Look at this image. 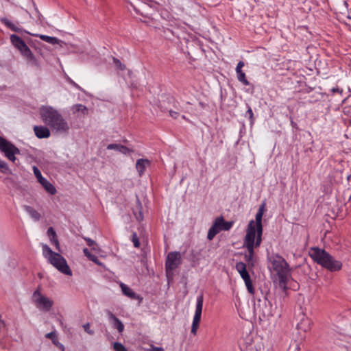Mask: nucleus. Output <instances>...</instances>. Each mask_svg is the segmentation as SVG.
<instances>
[{
	"label": "nucleus",
	"instance_id": "f257e3e1",
	"mask_svg": "<svg viewBox=\"0 0 351 351\" xmlns=\"http://www.w3.org/2000/svg\"><path fill=\"white\" fill-rule=\"evenodd\" d=\"M39 113L44 123L59 132H66L69 127L61 114L51 106H43Z\"/></svg>",
	"mask_w": 351,
	"mask_h": 351
},
{
	"label": "nucleus",
	"instance_id": "f03ea898",
	"mask_svg": "<svg viewBox=\"0 0 351 351\" xmlns=\"http://www.w3.org/2000/svg\"><path fill=\"white\" fill-rule=\"evenodd\" d=\"M270 269H272L278 276V286L282 291L287 289V281L290 276V268L285 258L278 254L271 256L269 258Z\"/></svg>",
	"mask_w": 351,
	"mask_h": 351
},
{
	"label": "nucleus",
	"instance_id": "7ed1b4c3",
	"mask_svg": "<svg viewBox=\"0 0 351 351\" xmlns=\"http://www.w3.org/2000/svg\"><path fill=\"white\" fill-rule=\"evenodd\" d=\"M309 255L314 261L330 271H339L342 267V263L335 259L324 250L313 247L310 250Z\"/></svg>",
	"mask_w": 351,
	"mask_h": 351
},
{
	"label": "nucleus",
	"instance_id": "20e7f679",
	"mask_svg": "<svg viewBox=\"0 0 351 351\" xmlns=\"http://www.w3.org/2000/svg\"><path fill=\"white\" fill-rule=\"evenodd\" d=\"M43 254L48 262L56 267L60 272L71 276L72 272L69 265H67L66 259L60 254L54 252L46 244L42 245Z\"/></svg>",
	"mask_w": 351,
	"mask_h": 351
},
{
	"label": "nucleus",
	"instance_id": "39448f33",
	"mask_svg": "<svg viewBox=\"0 0 351 351\" xmlns=\"http://www.w3.org/2000/svg\"><path fill=\"white\" fill-rule=\"evenodd\" d=\"M11 43L16 47L24 56L27 60L33 65H38V62L31 51L30 49L26 45L25 41L19 36L12 34L10 36Z\"/></svg>",
	"mask_w": 351,
	"mask_h": 351
},
{
	"label": "nucleus",
	"instance_id": "423d86ee",
	"mask_svg": "<svg viewBox=\"0 0 351 351\" xmlns=\"http://www.w3.org/2000/svg\"><path fill=\"white\" fill-rule=\"evenodd\" d=\"M265 204H261L258 210L256 215V220L250 221L247 230L246 234H247L250 228L251 227L253 230L254 237L257 238V244L262 241V233H263V226H262V218L265 212Z\"/></svg>",
	"mask_w": 351,
	"mask_h": 351
},
{
	"label": "nucleus",
	"instance_id": "0eeeda50",
	"mask_svg": "<svg viewBox=\"0 0 351 351\" xmlns=\"http://www.w3.org/2000/svg\"><path fill=\"white\" fill-rule=\"evenodd\" d=\"M261 243L257 244V238L254 237L253 230L250 228L247 234H245L243 241V246L247 248V253L245 255V260L253 265L254 250L260 246Z\"/></svg>",
	"mask_w": 351,
	"mask_h": 351
},
{
	"label": "nucleus",
	"instance_id": "6e6552de",
	"mask_svg": "<svg viewBox=\"0 0 351 351\" xmlns=\"http://www.w3.org/2000/svg\"><path fill=\"white\" fill-rule=\"evenodd\" d=\"M233 225L232 221H226L222 217L215 219L213 226L208 230L207 238L212 240L221 230H229Z\"/></svg>",
	"mask_w": 351,
	"mask_h": 351
},
{
	"label": "nucleus",
	"instance_id": "1a4fd4ad",
	"mask_svg": "<svg viewBox=\"0 0 351 351\" xmlns=\"http://www.w3.org/2000/svg\"><path fill=\"white\" fill-rule=\"evenodd\" d=\"M0 151L13 162L16 160L15 155L20 154V150L14 145L1 136H0Z\"/></svg>",
	"mask_w": 351,
	"mask_h": 351
},
{
	"label": "nucleus",
	"instance_id": "9d476101",
	"mask_svg": "<svg viewBox=\"0 0 351 351\" xmlns=\"http://www.w3.org/2000/svg\"><path fill=\"white\" fill-rule=\"evenodd\" d=\"M32 301L38 308L45 312L49 311L53 304V302L47 296L43 295L39 289H36L34 292Z\"/></svg>",
	"mask_w": 351,
	"mask_h": 351
},
{
	"label": "nucleus",
	"instance_id": "9b49d317",
	"mask_svg": "<svg viewBox=\"0 0 351 351\" xmlns=\"http://www.w3.org/2000/svg\"><path fill=\"white\" fill-rule=\"evenodd\" d=\"M203 308V295H199L197 298V303L195 312L193 319L191 332L194 336L197 335V329L199 328V322L201 321L202 311Z\"/></svg>",
	"mask_w": 351,
	"mask_h": 351
},
{
	"label": "nucleus",
	"instance_id": "f8f14e48",
	"mask_svg": "<svg viewBox=\"0 0 351 351\" xmlns=\"http://www.w3.org/2000/svg\"><path fill=\"white\" fill-rule=\"evenodd\" d=\"M180 263L181 254L180 252H173L169 253L165 263L167 273L168 274L169 272L177 268Z\"/></svg>",
	"mask_w": 351,
	"mask_h": 351
},
{
	"label": "nucleus",
	"instance_id": "ddd939ff",
	"mask_svg": "<svg viewBox=\"0 0 351 351\" xmlns=\"http://www.w3.org/2000/svg\"><path fill=\"white\" fill-rule=\"evenodd\" d=\"M33 171L38 182L43 186L46 191L51 195H54L56 193V188L42 176L40 171L36 166L33 167Z\"/></svg>",
	"mask_w": 351,
	"mask_h": 351
},
{
	"label": "nucleus",
	"instance_id": "4468645a",
	"mask_svg": "<svg viewBox=\"0 0 351 351\" xmlns=\"http://www.w3.org/2000/svg\"><path fill=\"white\" fill-rule=\"evenodd\" d=\"M106 314L112 327L117 329L119 333H122L124 330V325L122 322L110 311H106Z\"/></svg>",
	"mask_w": 351,
	"mask_h": 351
},
{
	"label": "nucleus",
	"instance_id": "2eb2a0df",
	"mask_svg": "<svg viewBox=\"0 0 351 351\" xmlns=\"http://www.w3.org/2000/svg\"><path fill=\"white\" fill-rule=\"evenodd\" d=\"M244 65L245 64L243 61H239L236 67V73L238 80L241 82L243 85L247 86L249 85V82L246 78L245 73L242 71V68L244 66Z\"/></svg>",
	"mask_w": 351,
	"mask_h": 351
},
{
	"label": "nucleus",
	"instance_id": "dca6fc26",
	"mask_svg": "<svg viewBox=\"0 0 351 351\" xmlns=\"http://www.w3.org/2000/svg\"><path fill=\"white\" fill-rule=\"evenodd\" d=\"M112 62L114 68L119 73L127 72L129 76L131 75L132 71L130 69H128L125 64L121 62L120 60L112 57Z\"/></svg>",
	"mask_w": 351,
	"mask_h": 351
},
{
	"label": "nucleus",
	"instance_id": "f3484780",
	"mask_svg": "<svg viewBox=\"0 0 351 351\" xmlns=\"http://www.w3.org/2000/svg\"><path fill=\"white\" fill-rule=\"evenodd\" d=\"M35 135L39 138H48L50 136L49 130L45 126H34Z\"/></svg>",
	"mask_w": 351,
	"mask_h": 351
},
{
	"label": "nucleus",
	"instance_id": "a211bd4d",
	"mask_svg": "<svg viewBox=\"0 0 351 351\" xmlns=\"http://www.w3.org/2000/svg\"><path fill=\"white\" fill-rule=\"evenodd\" d=\"M107 149L117 150V151L119 152L120 153L125 154V155L130 154V153L133 152L132 149H131L124 145H122L120 144H115V143L109 144L107 146Z\"/></svg>",
	"mask_w": 351,
	"mask_h": 351
},
{
	"label": "nucleus",
	"instance_id": "6ab92c4d",
	"mask_svg": "<svg viewBox=\"0 0 351 351\" xmlns=\"http://www.w3.org/2000/svg\"><path fill=\"white\" fill-rule=\"evenodd\" d=\"M311 321L306 317H303L300 322L297 324L298 329L304 332H307L310 330Z\"/></svg>",
	"mask_w": 351,
	"mask_h": 351
},
{
	"label": "nucleus",
	"instance_id": "aec40b11",
	"mask_svg": "<svg viewBox=\"0 0 351 351\" xmlns=\"http://www.w3.org/2000/svg\"><path fill=\"white\" fill-rule=\"evenodd\" d=\"M149 165V161L147 159H138L136 163V168L138 174L142 176L146 167Z\"/></svg>",
	"mask_w": 351,
	"mask_h": 351
},
{
	"label": "nucleus",
	"instance_id": "412c9836",
	"mask_svg": "<svg viewBox=\"0 0 351 351\" xmlns=\"http://www.w3.org/2000/svg\"><path fill=\"white\" fill-rule=\"evenodd\" d=\"M120 287L121 288L123 293L128 296V298L131 299H136V294L135 292L133 291V290L128 287L126 285L123 283L120 284Z\"/></svg>",
	"mask_w": 351,
	"mask_h": 351
},
{
	"label": "nucleus",
	"instance_id": "4be33fe9",
	"mask_svg": "<svg viewBox=\"0 0 351 351\" xmlns=\"http://www.w3.org/2000/svg\"><path fill=\"white\" fill-rule=\"evenodd\" d=\"M242 279L244 280L245 286L247 287V289L248 292L251 294L254 293V289L253 287V284L251 280L250 276L249 275V273L247 272L244 276H241Z\"/></svg>",
	"mask_w": 351,
	"mask_h": 351
},
{
	"label": "nucleus",
	"instance_id": "5701e85b",
	"mask_svg": "<svg viewBox=\"0 0 351 351\" xmlns=\"http://www.w3.org/2000/svg\"><path fill=\"white\" fill-rule=\"evenodd\" d=\"M1 21L8 28L10 29L12 31H14L15 32H19L21 31V29L16 24L13 23L12 22H11L10 20H8L6 18H2L1 19Z\"/></svg>",
	"mask_w": 351,
	"mask_h": 351
},
{
	"label": "nucleus",
	"instance_id": "b1692460",
	"mask_svg": "<svg viewBox=\"0 0 351 351\" xmlns=\"http://www.w3.org/2000/svg\"><path fill=\"white\" fill-rule=\"evenodd\" d=\"M25 210L28 213V214L33 218L34 220L38 221L40 218V215L33 208L29 206H25Z\"/></svg>",
	"mask_w": 351,
	"mask_h": 351
},
{
	"label": "nucleus",
	"instance_id": "393cba45",
	"mask_svg": "<svg viewBox=\"0 0 351 351\" xmlns=\"http://www.w3.org/2000/svg\"><path fill=\"white\" fill-rule=\"evenodd\" d=\"M236 269L239 273L241 277L247 273L246 265L243 262H239L236 264Z\"/></svg>",
	"mask_w": 351,
	"mask_h": 351
},
{
	"label": "nucleus",
	"instance_id": "a878e982",
	"mask_svg": "<svg viewBox=\"0 0 351 351\" xmlns=\"http://www.w3.org/2000/svg\"><path fill=\"white\" fill-rule=\"evenodd\" d=\"M73 112H81L84 115L88 113V110L86 106L82 104H76L73 106Z\"/></svg>",
	"mask_w": 351,
	"mask_h": 351
},
{
	"label": "nucleus",
	"instance_id": "bb28decb",
	"mask_svg": "<svg viewBox=\"0 0 351 351\" xmlns=\"http://www.w3.org/2000/svg\"><path fill=\"white\" fill-rule=\"evenodd\" d=\"M136 208H137V212H134V215H135V217H136V219L141 221L143 219V213H142V205L139 202V201L138 200L137 201V206H136Z\"/></svg>",
	"mask_w": 351,
	"mask_h": 351
},
{
	"label": "nucleus",
	"instance_id": "cd10ccee",
	"mask_svg": "<svg viewBox=\"0 0 351 351\" xmlns=\"http://www.w3.org/2000/svg\"><path fill=\"white\" fill-rule=\"evenodd\" d=\"M39 38L42 40L51 44H56L58 43V39L56 37H51L47 35H39Z\"/></svg>",
	"mask_w": 351,
	"mask_h": 351
},
{
	"label": "nucleus",
	"instance_id": "c85d7f7f",
	"mask_svg": "<svg viewBox=\"0 0 351 351\" xmlns=\"http://www.w3.org/2000/svg\"><path fill=\"white\" fill-rule=\"evenodd\" d=\"M0 171L3 173H10V169L8 168L7 163L1 159H0Z\"/></svg>",
	"mask_w": 351,
	"mask_h": 351
},
{
	"label": "nucleus",
	"instance_id": "c756f323",
	"mask_svg": "<svg viewBox=\"0 0 351 351\" xmlns=\"http://www.w3.org/2000/svg\"><path fill=\"white\" fill-rule=\"evenodd\" d=\"M45 337L48 339H51L52 342L54 344H56V345L58 344V339H57L55 332H49V333L46 334Z\"/></svg>",
	"mask_w": 351,
	"mask_h": 351
},
{
	"label": "nucleus",
	"instance_id": "7c9ffc66",
	"mask_svg": "<svg viewBox=\"0 0 351 351\" xmlns=\"http://www.w3.org/2000/svg\"><path fill=\"white\" fill-rule=\"evenodd\" d=\"M113 349L114 351H127V349L125 348V346L119 342L114 343Z\"/></svg>",
	"mask_w": 351,
	"mask_h": 351
},
{
	"label": "nucleus",
	"instance_id": "2f4dec72",
	"mask_svg": "<svg viewBox=\"0 0 351 351\" xmlns=\"http://www.w3.org/2000/svg\"><path fill=\"white\" fill-rule=\"evenodd\" d=\"M49 238H50V241H51V243L55 245L56 249L58 251H60V243H59V241L58 240L57 236H56L54 237H49Z\"/></svg>",
	"mask_w": 351,
	"mask_h": 351
},
{
	"label": "nucleus",
	"instance_id": "473e14b6",
	"mask_svg": "<svg viewBox=\"0 0 351 351\" xmlns=\"http://www.w3.org/2000/svg\"><path fill=\"white\" fill-rule=\"evenodd\" d=\"M132 240L134 247H138L140 246V243H139L138 238L137 237L136 233H135V232L133 233Z\"/></svg>",
	"mask_w": 351,
	"mask_h": 351
},
{
	"label": "nucleus",
	"instance_id": "72a5a7b5",
	"mask_svg": "<svg viewBox=\"0 0 351 351\" xmlns=\"http://www.w3.org/2000/svg\"><path fill=\"white\" fill-rule=\"evenodd\" d=\"M84 239L87 242V244H88V246L93 247V250L95 249V245H96V243H95V241L92 240L90 238H86V237H84Z\"/></svg>",
	"mask_w": 351,
	"mask_h": 351
},
{
	"label": "nucleus",
	"instance_id": "f704fd0d",
	"mask_svg": "<svg viewBox=\"0 0 351 351\" xmlns=\"http://www.w3.org/2000/svg\"><path fill=\"white\" fill-rule=\"evenodd\" d=\"M88 258L98 265H102V263L99 261L97 257L95 255L91 254Z\"/></svg>",
	"mask_w": 351,
	"mask_h": 351
},
{
	"label": "nucleus",
	"instance_id": "c9c22d12",
	"mask_svg": "<svg viewBox=\"0 0 351 351\" xmlns=\"http://www.w3.org/2000/svg\"><path fill=\"white\" fill-rule=\"evenodd\" d=\"M83 328L84 329V330L88 333L89 335H93L94 334V331L92 330H90V324L89 323H86L85 324L84 326H83Z\"/></svg>",
	"mask_w": 351,
	"mask_h": 351
},
{
	"label": "nucleus",
	"instance_id": "e433bc0d",
	"mask_svg": "<svg viewBox=\"0 0 351 351\" xmlns=\"http://www.w3.org/2000/svg\"><path fill=\"white\" fill-rule=\"evenodd\" d=\"M47 234L49 236V237H54L56 236V232L55 230H53V228L50 227L48 230H47Z\"/></svg>",
	"mask_w": 351,
	"mask_h": 351
},
{
	"label": "nucleus",
	"instance_id": "4c0bfd02",
	"mask_svg": "<svg viewBox=\"0 0 351 351\" xmlns=\"http://www.w3.org/2000/svg\"><path fill=\"white\" fill-rule=\"evenodd\" d=\"M149 351H164L162 348L152 346V348Z\"/></svg>",
	"mask_w": 351,
	"mask_h": 351
},
{
	"label": "nucleus",
	"instance_id": "58836bf2",
	"mask_svg": "<svg viewBox=\"0 0 351 351\" xmlns=\"http://www.w3.org/2000/svg\"><path fill=\"white\" fill-rule=\"evenodd\" d=\"M169 114H170V116L171 117H173L174 119H176L178 117V113L177 112H175V111L170 110L169 111Z\"/></svg>",
	"mask_w": 351,
	"mask_h": 351
},
{
	"label": "nucleus",
	"instance_id": "ea45409f",
	"mask_svg": "<svg viewBox=\"0 0 351 351\" xmlns=\"http://www.w3.org/2000/svg\"><path fill=\"white\" fill-rule=\"evenodd\" d=\"M247 114H249V117L251 119H252L253 118V112H252V110L251 109L250 107H249V108L247 109Z\"/></svg>",
	"mask_w": 351,
	"mask_h": 351
},
{
	"label": "nucleus",
	"instance_id": "a19ab883",
	"mask_svg": "<svg viewBox=\"0 0 351 351\" xmlns=\"http://www.w3.org/2000/svg\"><path fill=\"white\" fill-rule=\"evenodd\" d=\"M83 252H84V255L86 256H87L88 258L91 255L90 252H89V250L87 248H84L83 250Z\"/></svg>",
	"mask_w": 351,
	"mask_h": 351
},
{
	"label": "nucleus",
	"instance_id": "79ce46f5",
	"mask_svg": "<svg viewBox=\"0 0 351 351\" xmlns=\"http://www.w3.org/2000/svg\"><path fill=\"white\" fill-rule=\"evenodd\" d=\"M73 85H74L76 88H80V87L78 85H77L75 83H73Z\"/></svg>",
	"mask_w": 351,
	"mask_h": 351
},
{
	"label": "nucleus",
	"instance_id": "37998d69",
	"mask_svg": "<svg viewBox=\"0 0 351 351\" xmlns=\"http://www.w3.org/2000/svg\"><path fill=\"white\" fill-rule=\"evenodd\" d=\"M3 324L2 321L0 319V328L3 326Z\"/></svg>",
	"mask_w": 351,
	"mask_h": 351
},
{
	"label": "nucleus",
	"instance_id": "c03bdc74",
	"mask_svg": "<svg viewBox=\"0 0 351 351\" xmlns=\"http://www.w3.org/2000/svg\"><path fill=\"white\" fill-rule=\"evenodd\" d=\"M339 90V89L333 88V89H332V91H333V92H335L336 90Z\"/></svg>",
	"mask_w": 351,
	"mask_h": 351
},
{
	"label": "nucleus",
	"instance_id": "a18cd8bd",
	"mask_svg": "<svg viewBox=\"0 0 351 351\" xmlns=\"http://www.w3.org/2000/svg\"><path fill=\"white\" fill-rule=\"evenodd\" d=\"M160 106L161 108H163V106H162V104H160Z\"/></svg>",
	"mask_w": 351,
	"mask_h": 351
}]
</instances>
